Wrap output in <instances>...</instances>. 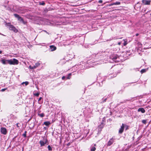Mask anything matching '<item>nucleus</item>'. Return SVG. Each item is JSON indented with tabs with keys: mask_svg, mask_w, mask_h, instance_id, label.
Returning <instances> with one entry per match:
<instances>
[{
	"mask_svg": "<svg viewBox=\"0 0 151 151\" xmlns=\"http://www.w3.org/2000/svg\"><path fill=\"white\" fill-rule=\"evenodd\" d=\"M96 150V148L95 147H92L91 149V151H95Z\"/></svg>",
	"mask_w": 151,
	"mask_h": 151,
	"instance_id": "f3484780",
	"label": "nucleus"
},
{
	"mask_svg": "<svg viewBox=\"0 0 151 151\" xmlns=\"http://www.w3.org/2000/svg\"><path fill=\"white\" fill-rule=\"evenodd\" d=\"M1 62L4 65L6 64V60H5L4 59H2L1 60Z\"/></svg>",
	"mask_w": 151,
	"mask_h": 151,
	"instance_id": "f8f14e48",
	"label": "nucleus"
},
{
	"mask_svg": "<svg viewBox=\"0 0 151 151\" xmlns=\"http://www.w3.org/2000/svg\"><path fill=\"white\" fill-rule=\"evenodd\" d=\"M142 122L144 124H146V120H143L142 121Z\"/></svg>",
	"mask_w": 151,
	"mask_h": 151,
	"instance_id": "aec40b11",
	"label": "nucleus"
},
{
	"mask_svg": "<svg viewBox=\"0 0 151 151\" xmlns=\"http://www.w3.org/2000/svg\"><path fill=\"white\" fill-rule=\"evenodd\" d=\"M33 69H35L37 67H36V66L35 65H34L33 66Z\"/></svg>",
	"mask_w": 151,
	"mask_h": 151,
	"instance_id": "7c9ffc66",
	"label": "nucleus"
},
{
	"mask_svg": "<svg viewBox=\"0 0 151 151\" xmlns=\"http://www.w3.org/2000/svg\"><path fill=\"white\" fill-rule=\"evenodd\" d=\"M24 132H27L25 131Z\"/></svg>",
	"mask_w": 151,
	"mask_h": 151,
	"instance_id": "603ef678",
	"label": "nucleus"
},
{
	"mask_svg": "<svg viewBox=\"0 0 151 151\" xmlns=\"http://www.w3.org/2000/svg\"><path fill=\"white\" fill-rule=\"evenodd\" d=\"M50 122L47 121L44 122V124L46 125V126H48L50 124Z\"/></svg>",
	"mask_w": 151,
	"mask_h": 151,
	"instance_id": "ddd939ff",
	"label": "nucleus"
},
{
	"mask_svg": "<svg viewBox=\"0 0 151 151\" xmlns=\"http://www.w3.org/2000/svg\"><path fill=\"white\" fill-rule=\"evenodd\" d=\"M3 134H6V133H2Z\"/></svg>",
	"mask_w": 151,
	"mask_h": 151,
	"instance_id": "37998d69",
	"label": "nucleus"
},
{
	"mask_svg": "<svg viewBox=\"0 0 151 151\" xmlns=\"http://www.w3.org/2000/svg\"><path fill=\"white\" fill-rule=\"evenodd\" d=\"M39 95V93H34V95L37 96H38Z\"/></svg>",
	"mask_w": 151,
	"mask_h": 151,
	"instance_id": "5701e85b",
	"label": "nucleus"
},
{
	"mask_svg": "<svg viewBox=\"0 0 151 151\" xmlns=\"http://www.w3.org/2000/svg\"><path fill=\"white\" fill-rule=\"evenodd\" d=\"M26 133H24L22 135L23 137H26Z\"/></svg>",
	"mask_w": 151,
	"mask_h": 151,
	"instance_id": "b1692460",
	"label": "nucleus"
},
{
	"mask_svg": "<svg viewBox=\"0 0 151 151\" xmlns=\"http://www.w3.org/2000/svg\"><path fill=\"white\" fill-rule=\"evenodd\" d=\"M47 148H48V150L49 151H51L52 150V148L49 145H48V146L47 147Z\"/></svg>",
	"mask_w": 151,
	"mask_h": 151,
	"instance_id": "6ab92c4d",
	"label": "nucleus"
},
{
	"mask_svg": "<svg viewBox=\"0 0 151 151\" xmlns=\"http://www.w3.org/2000/svg\"><path fill=\"white\" fill-rule=\"evenodd\" d=\"M151 1L150 0H142V3L145 5H150Z\"/></svg>",
	"mask_w": 151,
	"mask_h": 151,
	"instance_id": "20e7f679",
	"label": "nucleus"
},
{
	"mask_svg": "<svg viewBox=\"0 0 151 151\" xmlns=\"http://www.w3.org/2000/svg\"><path fill=\"white\" fill-rule=\"evenodd\" d=\"M126 101H130V100H126ZM126 102V100L125 101L124 100L123 102Z\"/></svg>",
	"mask_w": 151,
	"mask_h": 151,
	"instance_id": "e433bc0d",
	"label": "nucleus"
},
{
	"mask_svg": "<svg viewBox=\"0 0 151 151\" xmlns=\"http://www.w3.org/2000/svg\"><path fill=\"white\" fill-rule=\"evenodd\" d=\"M23 19L22 18V17L21 18L19 19V20L20 22H22L23 21Z\"/></svg>",
	"mask_w": 151,
	"mask_h": 151,
	"instance_id": "bb28decb",
	"label": "nucleus"
},
{
	"mask_svg": "<svg viewBox=\"0 0 151 151\" xmlns=\"http://www.w3.org/2000/svg\"><path fill=\"white\" fill-rule=\"evenodd\" d=\"M65 76H63L62 77V79L63 80L65 78Z\"/></svg>",
	"mask_w": 151,
	"mask_h": 151,
	"instance_id": "72a5a7b5",
	"label": "nucleus"
},
{
	"mask_svg": "<svg viewBox=\"0 0 151 151\" xmlns=\"http://www.w3.org/2000/svg\"><path fill=\"white\" fill-rule=\"evenodd\" d=\"M139 35V34L138 33H137L136 34V36H138Z\"/></svg>",
	"mask_w": 151,
	"mask_h": 151,
	"instance_id": "58836bf2",
	"label": "nucleus"
},
{
	"mask_svg": "<svg viewBox=\"0 0 151 151\" xmlns=\"http://www.w3.org/2000/svg\"><path fill=\"white\" fill-rule=\"evenodd\" d=\"M115 138L112 137L109 140L107 144V146H109L111 145L114 142Z\"/></svg>",
	"mask_w": 151,
	"mask_h": 151,
	"instance_id": "7ed1b4c3",
	"label": "nucleus"
},
{
	"mask_svg": "<svg viewBox=\"0 0 151 151\" xmlns=\"http://www.w3.org/2000/svg\"><path fill=\"white\" fill-rule=\"evenodd\" d=\"M124 124H122L119 130V132H123L124 129Z\"/></svg>",
	"mask_w": 151,
	"mask_h": 151,
	"instance_id": "0eeeda50",
	"label": "nucleus"
},
{
	"mask_svg": "<svg viewBox=\"0 0 151 151\" xmlns=\"http://www.w3.org/2000/svg\"><path fill=\"white\" fill-rule=\"evenodd\" d=\"M102 0H100L99 1V2L100 3H102Z\"/></svg>",
	"mask_w": 151,
	"mask_h": 151,
	"instance_id": "c756f323",
	"label": "nucleus"
},
{
	"mask_svg": "<svg viewBox=\"0 0 151 151\" xmlns=\"http://www.w3.org/2000/svg\"><path fill=\"white\" fill-rule=\"evenodd\" d=\"M146 71V70L145 69H142L141 70V72L142 73H144Z\"/></svg>",
	"mask_w": 151,
	"mask_h": 151,
	"instance_id": "4be33fe9",
	"label": "nucleus"
},
{
	"mask_svg": "<svg viewBox=\"0 0 151 151\" xmlns=\"http://www.w3.org/2000/svg\"><path fill=\"white\" fill-rule=\"evenodd\" d=\"M113 4H114V5H119L120 4V2H116L113 3Z\"/></svg>",
	"mask_w": 151,
	"mask_h": 151,
	"instance_id": "a211bd4d",
	"label": "nucleus"
},
{
	"mask_svg": "<svg viewBox=\"0 0 151 151\" xmlns=\"http://www.w3.org/2000/svg\"><path fill=\"white\" fill-rule=\"evenodd\" d=\"M150 15H151V13L150 14Z\"/></svg>",
	"mask_w": 151,
	"mask_h": 151,
	"instance_id": "864d4df0",
	"label": "nucleus"
},
{
	"mask_svg": "<svg viewBox=\"0 0 151 151\" xmlns=\"http://www.w3.org/2000/svg\"><path fill=\"white\" fill-rule=\"evenodd\" d=\"M1 132H6V130L5 128L1 127Z\"/></svg>",
	"mask_w": 151,
	"mask_h": 151,
	"instance_id": "9b49d317",
	"label": "nucleus"
},
{
	"mask_svg": "<svg viewBox=\"0 0 151 151\" xmlns=\"http://www.w3.org/2000/svg\"><path fill=\"white\" fill-rule=\"evenodd\" d=\"M106 99H104V102H105V101H106Z\"/></svg>",
	"mask_w": 151,
	"mask_h": 151,
	"instance_id": "79ce46f5",
	"label": "nucleus"
},
{
	"mask_svg": "<svg viewBox=\"0 0 151 151\" xmlns=\"http://www.w3.org/2000/svg\"><path fill=\"white\" fill-rule=\"evenodd\" d=\"M69 75H71V74H69Z\"/></svg>",
	"mask_w": 151,
	"mask_h": 151,
	"instance_id": "8fccbe9b",
	"label": "nucleus"
},
{
	"mask_svg": "<svg viewBox=\"0 0 151 151\" xmlns=\"http://www.w3.org/2000/svg\"><path fill=\"white\" fill-rule=\"evenodd\" d=\"M42 97H40V98H39V99H38V101H40V100H41V99H42Z\"/></svg>",
	"mask_w": 151,
	"mask_h": 151,
	"instance_id": "473e14b6",
	"label": "nucleus"
},
{
	"mask_svg": "<svg viewBox=\"0 0 151 151\" xmlns=\"http://www.w3.org/2000/svg\"><path fill=\"white\" fill-rule=\"evenodd\" d=\"M138 112H141L142 113H144L145 112V110L143 108H140L138 109Z\"/></svg>",
	"mask_w": 151,
	"mask_h": 151,
	"instance_id": "423d86ee",
	"label": "nucleus"
},
{
	"mask_svg": "<svg viewBox=\"0 0 151 151\" xmlns=\"http://www.w3.org/2000/svg\"><path fill=\"white\" fill-rule=\"evenodd\" d=\"M24 83L26 86L28 85L29 84V82L28 81H26L24 82Z\"/></svg>",
	"mask_w": 151,
	"mask_h": 151,
	"instance_id": "a878e982",
	"label": "nucleus"
},
{
	"mask_svg": "<svg viewBox=\"0 0 151 151\" xmlns=\"http://www.w3.org/2000/svg\"><path fill=\"white\" fill-rule=\"evenodd\" d=\"M40 4L41 5H44L45 4V3L44 2H42V3H40Z\"/></svg>",
	"mask_w": 151,
	"mask_h": 151,
	"instance_id": "393cba45",
	"label": "nucleus"
},
{
	"mask_svg": "<svg viewBox=\"0 0 151 151\" xmlns=\"http://www.w3.org/2000/svg\"><path fill=\"white\" fill-rule=\"evenodd\" d=\"M9 24H10L9 25V29L10 30H12L16 33H17L18 32V30L14 26L10 24L9 23Z\"/></svg>",
	"mask_w": 151,
	"mask_h": 151,
	"instance_id": "f03ea898",
	"label": "nucleus"
},
{
	"mask_svg": "<svg viewBox=\"0 0 151 151\" xmlns=\"http://www.w3.org/2000/svg\"><path fill=\"white\" fill-rule=\"evenodd\" d=\"M38 115L41 117H42L45 116V114L43 113H42L40 114H38Z\"/></svg>",
	"mask_w": 151,
	"mask_h": 151,
	"instance_id": "2eb2a0df",
	"label": "nucleus"
},
{
	"mask_svg": "<svg viewBox=\"0 0 151 151\" xmlns=\"http://www.w3.org/2000/svg\"><path fill=\"white\" fill-rule=\"evenodd\" d=\"M1 53H2V51H1L0 50V54Z\"/></svg>",
	"mask_w": 151,
	"mask_h": 151,
	"instance_id": "a18cd8bd",
	"label": "nucleus"
},
{
	"mask_svg": "<svg viewBox=\"0 0 151 151\" xmlns=\"http://www.w3.org/2000/svg\"><path fill=\"white\" fill-rule=\"evenodd\" d=\"M29 68L32 69H33V66H32L31 65L29 66Z\"/></svg>",
	"mask_w": 151,
	"mask_h": 151,
	"instance_id": "cd10ccee",
	"label": "nucleus"
},
{
	"mask_svg": "<svg viewBox=\"0 0 151 151\" xmlns=\"http://www.w3.org/2000/svg\"><path fill=\"white\" fill-rule=\"evenodd\" d=\"M14 15L16 18L18 20H19L21 17L18 14H14Z\"/></svg>",
	"mask_w": 151,
	"mask_h": 151,
	"instance_id": "1a4fd4ad",
	"label": "nucleus"
},
{
	"mask_svg": "<svg viewBox=\"0 0 151 151\" xmlns=\"http://www.w3.org/2000/svg\"><path fill=\"white\" fill-rule=\"evenodd\" d=\"M124 128L125 129V130L129 129V127L127 125L124 124Z\"/></svg>",
	"mask_w": 151,
	"mask_h": 151,
	"instance_id": "4468645a",
	"label": "nucleus"
},
{
	"mask_svg": "<svg viewBox=\"0 0 151 151\" xmlns=\"http://www.w3.org/2000/svg\"><path fill=\"white\" fill-rule=\"evenodd\" d=\"M101 125H103V124H101L100 125V126H101Z\"/></svg>",
	"mask_w": 151,
	"mask_h": 151,
	"instance_id": "09e8293b",
	"label": "nucleus"
},
{
	"mask_svg": "<svg viewBox=\"0 0 151 151\" xmlns=\"http://www.w3.org/2000/svg\"><path fill=\"white\" fill-rule=\"evenodd\" d=\"M52 133V135H53V134L54 133Z\"/></svg>",
	"mask_w": 151,
	"mask_h": 151,
	"instance_id": "3c124183",
	"label": "nucleus"
},
{
	"mask_svg": "<svg viewBox=\"0 0 151 151\" xmlns=\"http://www.w3.org/2000/svg\"><path fill=\"white\" fill-rule=\"evenodd\" d=\"M70 144L69 143H68L67 145V146H69Z\"/></svg>",
	"mask_w": 151,
	"mask_h": 151,
	"instance_id": "a19ab883",
	"label": "nucleus"
},
{
	"mask_svg": "<svg viewBox=\"0 0 151 151\" xmlns=\"http://www.w3.org/2000/svg\"><path fill=\"white\" fill-rule=\"evenodd\" d=\"M50 48L52 51H54L56 49V47L54 45L50 46Z\"/></svg>",
	"mask_w": 151,
	"mask_h": 151,
	"instance_id": "6e6552de",
	"label": "nucleus"
},
{
	"mask_svg": "<svg viewBox=\"0 0 151 151\" xmlns=\"http://www.w3.org/2000/svg\"><path fill=\"white\" fill-rule=\"evenodd\" d=\"M94 146H96V144H94Z\"/></svg>",
	"mask_w": 151,
	"mask_h": 151,
	"instance_id": "49530a36",
	"label": "nucleus"
},
{
	"mask_svg": "<svg viewBox=\"0 0 151 151\" xmlns=\"http://www.w3.org/2000/svg\"><path fill=\"white\" fill-rule=\"evenodd\" d=\"M118 57V56L116 55H112L110 56V58L112 60H116Z\"/></svg>",
	"mask_w": 151,
	"mask_h": 151,
	"instance_id": "39448f33",
	"label": "nucleus"
},
{
	"mask_svg": "<svg viewBox=\"0 0 151 151\" xmlns=\"http://www.w3.org/2000/svg\"><path fill=\"white\" fill-rule=\"evenodd\" d=\"M40 145L42 147V146H44L46 143L42 141L41 140L40 142Z\"/></svg>",
	"mask_w": 151,
	"mask_h": 151,
	"instance_id": "9d476101",
	"label": "nucleus"
},
{
	"mask_svg": "<svg viewBox=\"0 0 151 151\" xmlns=\"http://www.w3.org/2000/svg\"><path fill=\"white\" fill-rule=\"evenodd\" d=\"M6 89H1V91H5V90Z\"/></svg>",
	"mask_w": 151,
	"mask_h": 151,
	"instance_id": "f704fd0d",
	"label": "nucleus"
},
{
	"mask_svg": "<svg viewBox=\"0 0 151 151\" xmlns=\"http://www.w3.org/2000/svg\"><path fill=\"white\" fill-rule=\"evenodd\" d=\"M22 22L23 23V24H25L26 23V22H24V20H23V21H22Z\"/></svg>",
	"mask_w": 151,
	"mask_h": 151,
	"instance_id": "2f4dec72",
	"label": "nucleus"
},
{
	"mask_svg": "<svg viewBox=\"0 0 151 151\" xmlns=\"http://www.w3.org/2000/svg\"><path fill=\"white\" fill-rule=\"evenodd\" d=\"M118 44L119 45H120L121 44V42H119L118 43Z\"/></svg>",
	"mask_w": 151,
	"mask_h": 151,
	"instance_id": "c9c22d12",
	"label": "nucleus"
},
{
	"mask_svg": "<svg viewBox=\"0 0 151 151\" xmlns=\"http://www.w3.org/2000/svg\"><path fill=\"white\" fill-rule=\"evenodd\" d=\"M24 82H22V84H24Z\"/></svg>",
	"mask_w": 151,
	"mask_h": 151,
	"instance_id": "c03bdc74",
	"label": "nucleus"
},
{
	"mask_svg": "<svg viewBox=\"0 0 151 151\" xmlns=\"http://www.w3.org/2000/svg\"><path fill=\"white\" fill-rule=\"evenodd\" d=\"M67 78L68 79H69V77H68Z\"/></svg>",
	"mask_w": 151,
	"mask_h": 151,
	"instance_id": "de8ad7c7",
	"label": "nucleus"
},
{
	"mask_svg": "<svg viewBox=\"0 0 151 151\" xmlns=\"http://www.w3.org/2000/svg\"><path fill=\"white\" fill-rule=\"evenodd\" d=\"M127 44V43L126 42L124 41V45L125 46Z\"/></svg>",
	"mask_w": 151,
	"mask_h": 151,
	"instance_id": "c85d7f7f",
	"label": "nucleus"
},
{
	"mask_svg": "<svg viewBox=\"0 0 151 151\" xmlns=\"http://www.w3.org/2000/svg\"><path fill=\"white\" fill-rule=\"evenodd\" d=\"M6 64H9L10 65H17L19 63L18 60L15 58H14L13 59H10L9 60H6Z\"/></svg>",
	"mask_w": 151,
	"mask_h": 151,
	"instance_id": "f257e3e1",
	"label": "nucleus"
},
{
	"mask_svg": "<svg viewBox=\"0 0 151 151\" xmlns=\"http://www.w3.org/2000/svg\"><path fill=\"white\" fill-rule=\"evenodd\" d=\"M114 5V4H113V3H112V4H110L109 6H112V5Z\"/></svg>",
	"mask_w": 151,
	"mask_h": 151,
	"instance_id": "4c0bfd02",
	"label": "nucleus"
},
{
	"mask_svg": "<svg viewBox=\"0 0 151 151\" xmlns=\"http://www.w3.org/2000/svg\"><path fill=\"white\" fill-rule=\"evenodd\" d=\"M44 32H46L48 34H49V33L48 32H47L45 30H44Z\"/></svg>",
	"mask_w": 151,
	"mask_h": 151,
	"instance_id": "ea45409f",
	"label": "nucleus"
},
{
	"mask_svg": "<svg viewBox=\"0 0 151 151\" xmlns=\"http://www.w3.org/2000/svg\"><path fill=\"white\" fill-rule=\"evenodd\" d=\"M40 65V63H39V62H37V63H36L35 64V65L37 68L38 66H39Z\"/></svg>",
	"mask_w": 151,
	"mask_h": 151,
	"instance_id": "dca6fc26",
	"label": "nucleus"
},
{
	"mask_svg": "<svg viewBox=\"0 0 151 151\" xmlns=\"http://www.w3.org/2000/svg\"><path fill=\"white\" fill-rule=\"evenodd\" d=\"M16 126L17 127V128H19L20 126V124L19 123H17L16 124Z\"/></svg>",
	"mask_w": 151,
	"mask_h": 151,
	"instance_id": "412c9836",
	"label": "nucleus"
}]
</instances>
